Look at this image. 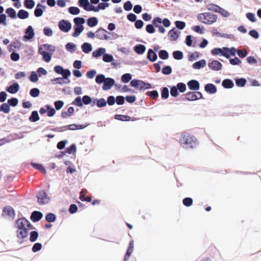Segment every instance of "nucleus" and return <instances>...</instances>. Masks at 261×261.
<instances>
[{"label":"nucleus","mask_w":261,"mask_h":261,"mask_svg":"<svg viewBox=\"0 0 261 261\" xmlns=\"http://www.w3.org/2000/svg\"><path fill=\"white\" fill-rule=\"evenodd\" d=\"M55 51V46L48 43L41 44L38 48V54L42 56V60L47 63L50 62Z\"/></svg>","instance_id":"1"},{"label":"nucleus","mask_w":261,"mask_h":261,"mask_svg":"<svg viewBox=\"0 0 261 261\" xmlns=\"http://www.w3.org/2000/svg\"><path fill=\"white\" fill-rule=\"evenodd\" d=\"M179 141L181 146L186 148L193 149L199 144L198 140L194 135L186 132L181 135Z\"/></svg>","instance_id":"2"},{"label":"nucleus","mask_w":261,"mask_h":261,"mask_svg":"<svg viewBox=\"0 0 261 261\" xmlns=\"http://www.w3.org/2000/svg\"><path fill=\"white\" fill-rule=\"evenodd\" d=\"M20 220L18 218L15 220L14 227L17 229L16 231L17 238L19 239L17 240V243L21 244L24 242L23 240L28 237L29 232L25 228L22 222H20Z\"/></svg>","instance_id":"3"},{"label":"nucleus","mask_w":261,"mask_h":261,"mask_svg":"<svg viewBox=\"0 0 261 261\" xmlns=\"http://www.w3.org/2000/svg\"><path fill=\"white\" fill-rule=\"evenodd\" d=\"M129 86L134 88L136 90L141 91H145L155 87V85L151 84L148 82L138 79H133L129 83Z\"/></svg>","instance_id":"4"},{"label":"nucleus","mask_w":261,"mask_h":261,"mask_svg":"<svg viewBox=\"0 0 261 261\" xmlns=\"http://www.w3.org/2000/svg\"><path fill=\"white\" fill-rule=\"evenodd\" d=\"M197 20L206 25H211L217 21V15L211 12H203L199 13L197 16Z\"/></svg>","instance_id":"5"},{"label":"nucleus","mask_w":261,"mask_h":261,"mask_svg":"<svg viewBox=\"0 0 261 261\" xmlns=\"http://www.w3.org/2000/svg\"><path fill=\"white\" fill-rule=\"evenodd\" d=\"M15 211L12 206L7 205L3 208L2 216L4 218L10 221H13L15 217Z\"/></svg>","instance_id":"6"},{"label":"nucleus","mask_w":261,"mask_h":261,"mask_svg":"<svg viewBox=\"0 0 261 261\" xmlns=\"http://www.w3.org/2000/svg\"><path fill=\"white\" fill-rule=\"evenodd\" d=\"M153 48H149L146 55V59L151 62H154L158 60L157 52L160 50V46L158 44H154Z\"/></svg>","instance_id":"7"},{"label":"nucleus","mask_w":261,"mask_h":261,"mask_svg":"<svg viewBox=\"0 0 261 261\" xmlns=\"http://www.w3.org/2000/svg\"><path fill=\"white\" fill-rule=\"evenodd\" d=\"M37 202L40 205L46 204L50 201V198L45 190H40L36 196Z\"/></svg>","instance_id":"8"},{"label":"nucleus","mask_w":261,"mask_h":261,"mask_svg":"<svg viewBox=\"0 0 261 261\" xmlns=\"http://www.w3.org/2000/svg\"><path fill=\"white\" fill-rule=\"evenodd\" d=\"M89 95H85L82 97L80 96H77L72 101L71 105L82 108L84 105H89Z\"/></svg>","instance_id":"9"},{"label":"nucleus","mask_w":261,"mask_h":261,"mask_svg":"<svg viewBox=\"0 0 261 261\" xmlns=\"http://www.w3.org/2000/svg\"><path fill=\"white\" fill-rule=\"evenodd\" d=\"M89 103L92 107L96 106L98 108H102L107 106L106 99L103 97L97 98V97L90 96H89Z\"/></svg>","instance_id":"10"},{"label":"nucleus","mask_w":261,"mask_h":261,"mask_svg":"<svg viewBox=\"0 0 261 261\" xmlns=\"http://www.w3.org/2000/svg\"><path fill=\"white\" fill-rule=\"evenodd\" d=\"M25 34L22 36V40L24 42L32 41L35 38V32L33 27L29 25L25 30Z\"/></svg>","instance_id":"11"},{"label":"nucleus","mask_w":261,"mask_h":261,"mask_svg":"<svg viewBox=\"0 0 261 261\" xmlns=\"http://www.w3.org/2000/svg\"><path fill=\"white\" fill-rule=\"evenodd\" d=\"M59 30L64 33L69 32L72 28V23L67 19H61L58 24Z\"/></svg>","instance_id":"12"},{"label":"nucleus","mask_w":261,"mask_h":261,"mask_svg":"<svg viewBox=\"0 0 261 261\" xmlns=\"http://www.w3.org/2000/svg\"><path fill=\"white\" fill-rule=\"evenodd\" d=\"M110 32L106 29L100 27L96 30L97 38L100 40H109L111 39V36H108Z\"/></svg>","instance_id":"13"},{"label":"nucleus","mask_w":261,"mask_h":261,"mask_svg":"<svg viewBox=\"0 0 261 261\" xmlns=\"http://www.w3.org/2000/svg\"><path fill=\"white\" fill-rule=\"evenodd\" d=\"M12 85L8 86L5 88V91L11 94H15L20 89V86L17 82L13 80L11 82Z\"/></svg>","instance_id":"14"},{"label":"nucleus","mask_w":261,"mask_h":261,"mask_svg":"<svg viewBox=\"0 0 261 261\" xmlns=\"http://www.w3.org/2000/svg\"><path fill=\"white\" fill-rule=\"evenodd\" d=\"M208 67L213 71H219L222 69V63L217 60H211L207 64Z\"/></svg>","instance_id":"15"},{"label":"nucleus","mask_w":261,"mask_h":261,"mask_svg":"<svg viewBox=\"0 0 261 261\" xmlns=\"http://www.w3.org/2000/svg\"><path fill=\"white\" fill-rule=\"evenodd\" d=\"M115 84V80L110 77H106V80H105V82H103L102 89L103 91H108L112 89V88Z\"/></svg>","instance_id":"16"},{"label":"nucleus","mask_w":261,"mask_h":261,"mask_svg":"<svg viewBox=\"0 0 261 261\" xmlns=\"http://www.w3.org/2000/svg\"><path fill=\"white\" fill-rule=\"evenodd\" d=\"M46 6L41 3H37L34 11V15L36 17H40L45 11Z\"/></svg>","instance_id":"17"},{"label":"nucleus","mask_w":261,"mask_h":261,"mask_svg":"<svg viewBox=\"0 0 261 261\" xmlns=\"http://www.w3.org/2000/svg\"><path fill=\"white\" fill-rule=\"evenodd\" d=\"M187 85L190 91H197L200 88L199 82L195 79H192L189 81L187 83Z\"/></svg>","instance_id":"18"},{"label":"nucleus","mask_w":261,"mask_h":261,"mask_svg":"<svg viewBox=\"0 0 261 261\" xmlns=\"http://www.w3.org/2000/svg\"><path fill=\"white\" fill-rule=\"evenodd\" d=\"M134 242L133 240H131L128 243V246L127 247L126 250L124 254L123 261H127L129 257H130L133 250L134 247Z\"/></svg>","instance_id":"19"},{"label":"nucleus","mask_w":261,"mask_h":261,"mask_svg":"<svg viewBox=\"0 0 261 261\" xmlns=\"http://www.w3.org/2000/svg\"><path fill=\"white\" fill-rule=\"evenodd\" d=\"M43 213L39 211H33L30 217V220L34 223H37L40 221L43 218Z\"/></svg>","instance_id":"20"},{"label":"nucleus","mask_w":261,"mask_h":261,"mask_svg":"<svg viewBox=\"0 0 261 261\" xmlns=\"http://www.w3.org/2000/svg\"><path fill=\"white\" fill-rule=\"evenodd\" d=\"M180 32L173 27L169 30L168 33V36L170 41H176L179 37Z\"/></svg>","instance_id":"21"},{"label":"nucleus","mask_w":261,"mask_h":261,"mask_svg":"<svg viewBox=\"0 0 261 261\" xmlns=\"http://www.w3.org/2000/svg\"><path fill=\"white\" fill-rule=\"evenodd\" d=\"M114 119L122 122H128L135 121L136 118L134 117H131L127 115L115 114Z\"/></svg>","instance_id":"22"},{"label":"nucleus","mask_w":261,"mask_h":261,"mask_svg":"<svg viewBox=\"0 0 261 261\" xmlns=\"http://www.w3.org/2000/svg\"><path fill=\"white\" fill-rule=\"evenodd\" d=\"M212 56H219L225 58V46L220 47H214L211 51Z\"/></svg>","instance_id":"23"},{"label":"nucleus","mask_w":261,"mask_h":261,"mask_svg":"<svg viewBox=\"0 0 261 261\" xmlns=\"http://www.w3.org/2000/svg\"><path fill=\"white\" fill-rule=\"evenodd\" d=\"M204 91L209 94H214L217 92V88L215 85L212 83H208L204 85Z\"/></svg>","instance_id":"24"},{"label":"nucleus","mask_w":261,"mask_h":261,"mask_svg":"<svg viewBox=\"0 0 261 261\" xmlns=\"http://www.w3.org/2000/svg\"><path fill=\"white\" fill-rule=\"evenodd\" d=\"M30 165L33 168L41 172L44 175H46V170L45 169V167L43 166V165L42 164L39 163H36L33 161H31L30 162Z\"/></svg>","instance_id":"25"},{"label":"nucleus","mask_w":261,"mask_h":261,"mask_svg":"<svg viewBox=\"0 0 261 261\" xmlns=\"http://www.w3.org/2000/svg\"><path fill=\"white\" fill-rule=\"evenodd\" d=\"M106 51V49L102 47H100L94 50L92 53V57L95 59H99L102 57Z\"/></svg>","instance_id":"26"},{"label":"nucleus","mask_w":261,"mask_h":261,"mask_svg":"<svg viewBox=\"0 0 261 261\" xmlns=\"http://www.w3.org/2000/svg\"><path fill=\"white\" fill-rule=\"evenodd\" d=\"M18 219L21 220L20 222H22L25 228L28 232H29L30 230H35V229H36L25 217L22 216L21 218Z\"/></svg>","instance_id":"27"},{"label":"nucleus","mask_w":261,"mask_h":261,"mask_svg":"<svg viewBox=\"0 0 261 261\" xmlns=\"http://www.w3.org/2000/svg\"><path fill=\"white\" fill-rule=\"evenodd\" d=\"M237 49L233 46L230 47L225 46V58L229 59L231 57L235 56L237 54Z\"/></svg>","instance_id":"28"},{"label":"nucleus","mask_w":261,"mask_h":261,"mask_svg":"<svg viewBox=\"0 0 261 261\" xmlns=\"http://www.w3.org/2000/svg\"><path fill=\"white\" fill-rule=\"evenodd\" d=\"M133 49L137 54L142 55L145 52L146 47L144 44H137L134 46Z\"/></svg>","instance_id":"29"},{"label":"nucleus","mask_w":261,"mask_h":261,"mask_svg":"<svg viewBox=\"0 0 261 261\" xmlns=\"http://www.w3.org/2000/svg\"><path fill=\"white\" fill-rule=\"evenodd\" d=\"M206 65V60L204 59H202L194 63L192 65V67L194 69H200L205 67Z\"/></svg>","instance_id":"30"},{"label":"nucleus","mask_w":261,"mask_h":261,"mask_svg":"<svg viewBox=\"0 0 261 261\" xmlns=\"http://www.w3.org/2000/svg\"><path fill=\"white\" fill-rule=\"evenodd\" d=\"M222 86L223 88L226 89H230L232 88L234 86L233 81L230 79H225L222 82Z\"/></svg>","instance_id":"31"},{"label":"nucleus","mask_w":261,"mask_h":261,"mask_svg":"<svg viewBox=\"0 0 261 261\" xmlns=\"http://www.w3.org/2000/svg\"><path fill=\"white\" fill-rule=\"evenodd\" d=\"M5 13L6 14H7V16L12 19H16L17 18L18 13L16 12V10L12 7L7 8L5 10Z\"/></svg>","instance_id":"32"},{"label":"nucleus","mask_w":261,"mask_h":261,"mask_svg":"<svg viewBox=\"0 0 261 261\" xmlns=\"http://www.w3.org/2000/svg\"><path fill=\"white\" fill-rule=\"evenodd\" d=\"M201 56L202 54L197 51H195L194 52L190 51L188 54V59L189 61L193 62L199 59Z\"/></svg>","instance_id":"33"},{"label":"nucleus","mask_w":261,"mask_h":261,"mask_svg":"<svg viewBox=\"0 0 261 261\" xmlns=\"http://www.w3.org/2000/svg\"><path fill=\"white\" fill-rule=\"evenodd\" d=\"M81 49L83 53L88 54L92 51L93 47L90 43L85 42L81 45Z\"/></svg>","instance_id":"34"},{"label":"nucleus","mask_w":261,"mask_h":261,"mask_svg":"<svg viewBox=\"0 0 261 261\" xmlns=\"http://www.w3.org/2000/svg\"><path fill=\"white\" fill-rule=\"evenodd\" d=\"M234 80L238 87H244L247 84V80L245 77H236L234 78Z\"/></svg>","instance_id":"35"},{"label":"nucleus","mask_w":261,"mask_h":261,"mask_svg":"<svg viewBox=\"0 0 261 261\" xmlns=\"http://www.w3.org/2000/svg\"><path fill=\"white\" fill-rule=\"evenodd\" d=\"M193 40H196V37L192 35H188L186 37L185 43L189 47H195L196 44L195 43L193 44Z\"/></svg>","instance_id":"36"},{"label":"nucleus","mask_w":261,"mask_h":261,"mask_svg":"<svg viewBox=\"0 0 261 261\" xmlns=\"http://www.w3.org/2000/svg\"><path fill=\"white\" fill-rule=\"evenodd\" d=\"M57 219V215L53 213L48 212L46 213L45 215V221L49 223H54L55 222Z\"/></svg>","instance_id":"37"},{"label":"nucleus","mask_w":261,"mask_h":261,"mask_svg":"<svg viewBox=\"0 0 261 261\" xmlns=\"http://www.w3.org/2000/svg\"><path fill=\"white\" fill-rule=\"evenodd\" d=\"M77 5L81 8H83L85 11H88V10H91L90 7L91 6L89 0H78Z\"/></svg>","instance_id":"38"},{"label":"nucleus","mask_w":261,"mask_h":261,"mask_svg":"<svg viewBox=\"0 0 261 261\" xmlns=\"http://www.w3.org/2000/svg\"><path fill=\"white\" fill-rule=\"evenodd\" d=\"M29 120L31 122H36L39 121L40 120V116L38 111L34 110L32 111L29 117Z\"/></svg>","instance_id":"39"},{"label":"nucleus","mask_w":261,"mask_h":261,"mask_svg":"<svg viewBox=\"0 0 261 261\" xmlns=\"http://www.w3.org/2000/svg\"><path fill=\"white\" fill-rule=\"evenodd\" d=\"M29 241L31 243L35 242L39 238V232L37 229H35V230L31 231L29 234Z\"/></svg>","instance_id":"40"},{"label":"nucleus","mask_w":261,"mask_h":261,"mask_svg":"<svg viewBox=\"0 0 261 261\" xmlns=\"http://www.w3.org/2000/svg\"><path fill=\"white\" fill-rule=\"evenodd\" d=\"M98 23V19L96 17L91 16L90 17L87 21V24L90 28H93L97 25Z\"/></svg>","instance_id":"41"},{"label":"nucleus","mask_w":261,"mask_h":261,"mask_svg":"<svg viewBox=\"0 0 261 261\" xmlns=\"http://www.w3.org/2000/svg\"><path fill=\"white\" fill-rule=\"evenodd\" d=\"M65 150L68 154L75 155L77 150L76 145L75 143H73L69 146L66 147Z\"/></svg>","instance_id":"42"},{"label":"nucleus","mask_w":261,"mask_h":261,"mask_svg":"<svg viewBox=\"0 0 261 261\" xmlns=\"http://www.w3.org/2000/svg\"><path fill=\"white\" fill-rule=\"evenodd\" d=\"M74 25L84 28V24L85 23V19L82 17H76L73 19Z\"/></svg>","instance_id":"43"},{"label":"nucleus","mask_w":261,"mask_h":261,"mask_svg":"<svg viewBox=\"0 0 261 261\" xmlns=\"http://www.w3.org/2000/svg\"><path fill=\"white\" fill-rule=\"evenodd\" d=\"M90 125V123L89 122H86L84 124L73 123L72 124V130L83 129Z\"/></svg>","instance_id":"44"},{"label":"nucleus","mask_w":261,"mask_h":261,"mask_svg":"<svg viewBox=\"0 0 261 261\" xmlns=\"http://www.w3.org/2000/svg\"><path fill=\"white\" fill-rule=\"evenodd\" d=\"M17 17L20 19H25L29 17V12L24 9H20L18 11Z\"/></svg>","instance_id":"45"},{"label":"nucleus","mask_w":261,"mask_h":261,"mask_svg":"<svg viewBox=\"0 0 261 261\" xmlns=\"http://www.w3.org/2000/svg\"><path fill=\"white\" fill-rule=\"evenodd\" d=\"M65 47L66 50L71 54L74 53L77 49L76 45L73 42H67Z\"/></svg>","instance_id":"46"},{"label":"nucleus","mask_w":261,"mask_h":261,"mask_svg":"<svg viewBox=\"0 0 261 261\" xmlns=\"http://www.w3.org/2000/svg\"><path fill=\"white\" fill-rule=\"evenodd\" d=\"M161 99L165 100L169 97V91L167 87H163L160 89Z\"/></svg>","instance_id":"47"},{"label":"nucleus","mask_w":261,"mask_h":261,"mask_svg":"<svg viewBox=\"0 0 261 261\" xmlns=\"http://www.w3.org/2000/svg\"><path fill=\"white\" fill-rule=\"evenodd\" d=\"M191 30L199 34H203L205 33V29L201 25H195L192 27Z\"/></svg>","instance_id":"48"},{"label":"nucleus","mask_w":261,"mask_h":261,"mask_svg":"<svg viewBox=\"0 0 261 261\" xmlns=\"http://www.w3.org/2000/svg\"><path fill=\"white\" fill-rule=\"evenodd\" d=\"M73 31L72 33V36L76 38L79 37L81 34L83 32L84 30V28H82L80 27H76L75 25H73Z\"/></svg>","instance_id":"49"},{"label":"nucleus","mask_w":261,"mask_h":261,"mask_svg":"<svg viewBox=\"0 0 261 261\" xmlns=\"http://www.w3.org/2000/svg\"><path fill=\"white\" fill-rule=\"evenodd\" d=\"M0 105V112H3L5 114H8L11 111V108L8 103L7 102H2Z\"/></svg>","instance_id":"50"},{"label":"nucleus","mask_w":261,"mask_h":261,"mask_svg":"<svg viewBox=\"0 0 261 261\" xmlns=\"http://www.w3.org/2000/svg\"><path fill=\"white\" fill-rule=\"evenodd\" d=\"M39 75L36 71L30 72V75L28 76V79L32 83H36L39 80Z\"/></svg>","instance_id":"51"},{"label":"nucleus","mask_w":261,"mask_h":261,"mask_svg":"<svg viewBox=\"0 0 261 261\" xmlns=\"http://www.w3.org/2000/svg\"><path fill=\"white\" fill-rule=\"evenodd\" d=\"M133 77V75L129 73H125L123 74L121 77V82L123 83L127 84L130 82Z\"/></svg>","instance_id":"52"},{"label":"nucleus","mask_w":261,"mask_h":261,"mask_svg":"<svg viewBox=\"0 0 261 261\" xmlns=\"http://www.w3.org/2000/svg\"><path fill=\"white\" fill-rule=\"evenodd\" d=\"M158 55L159 58L163 60H167L169 57V54L166 49H160L159 51Z\"/></svg>","instance_id":"53"},{"label":"nucleus","mask_w":261,"mask_h":261,"mask_svg":"<svg viewBox=\"0 0 261 261\" xmlns=\"http://www.w3.org/2000/svg\"><path fill=\"white\" fill-rule=\"evenodd\" d=\"M220 7V6L214 3H210L207 4L206 6V9L208 11L214 12L217 13L218 12Z\"/></svg>","instance_id":"54"},{"label":"nucleus","mask_w":261,"mask_h":261,"mask_svg":"<svg viewBox=\"0 0 261 261\" xmlns=\"http://www.w3.org/2000/svg\"><path fill=\"white\" fill-rule=\"evenodd\" d=\"M170 89V93L172 97L176 98L178 96L180 92L178 91L174 85L168 86Z\"/></svg>","instance_id":"55"},{"label":"nucleus","mask_w":261,"mask_h":261,"mask_svg":"<svg viewBox=\"0 0 261 261\" xmlns=\"http://www.w3.org/2000/svg\"><path fill=\"white\" fill-rule=\"evenodd\" d=\"M106 77L105 75V74H103L102 73H98V74H96V75L95 76V83L97 84L100 85L101 84H103V82H105V80H106Z\"/></svg>","instance_id":"56"},{"label":"nucleus","mask_w":261,"mask_h":261,"mask_svg":"<svg viewBox=\"0 0 261 261\" xmlns=\"http://www.w3.org/2000/svg\"><path fill=\"white\" fill-rule=\"evenodd\" d=\"M45 108H47V116L49 117L54 116L56 113V110L54 108L50 105L46 104Z\"/></svg>","instance_id":"57"},{"label":"nucleus","mask_w":261,"mask_h":261,"mask_svg":"<svg viewBox=\"0 0 261 261\" xmlns=\"http://www.w3.org/2000/svg\"><path fill=\"white\" fill-rule=\"evenodd\" d=\"M180 93H183L187 90V85L183 82H179L174 85Z\"/></svg>","instance_id":"58"},{"label":"nucleus","mask_w":261,"mask_h":261,"mask_svg":"<svg viewBox=\"0 0 261 261\" xmlns=\"http://www.w3.org/2000/svg\"><path fill=\"white\" fill-rule=\"evenodd\" d=\"M172 56L176 60H180L184 58V54L181 50H174L172 52Z\"/></svg>","instance_id":"59"},{"label":"nucleus","mask_w":261,"mask_h":261,"mask_svg":"<svg viewBox=\"0 0 261 261\" xmlns=\"http://www.w3.org/2000/svg\"><path fill=\"white\" fill-rule=\"evenodd\" d=\"M233 58H229L228 59L229 61V63L233 66H238L240 65L242 63L241 60L238 57L233 56Z\"/></svg>","instance_id":"60"},{"label":"nucleus","mask_w":261,"mask_h":261,"mask_svg":"<svg viewBox=\"0 0 261 261\" xmlns=\"http://www.w3.org/2000/svg\"><path fill=\"white\" fill-rule=\"evenodd\" d=\"M174 24L175 25V27L173 28L178 30V31L184 29L186 25V22L184 21L181 20L175 21L174 22Z\"/></svg>","instance_id":"61"},{"label":"nucleus","mask_w":261,"mask_h":261,"mask_svg":"<svg viewBox=\"0 0 261 261\" xmlns=\"http://www.w3.org/2000/svg\"><path fill=\"white\" fill-rule=\"evenodd\" d=\"M161 72L164 75H169L172 73V68L170 65H165L162 67Z\"/></svg>","instance_id":"62"},{"label":"nucleus","mask_w":261,"mask_h":261,"mask_svg":"<svg viewBox=\"0 0 261 261\" xmlns=\"http://www.w3.org/2000/svg\"><path fill=\"white\" fill-rule=\"evenodd\" d=\"M23 6L28 9H32L35 6V2L34 0H24Z\"/></svg>","instance_id":"63"},{"label":"nucleus","mask_w":261,"mask_h":261,"mask_svg":"<svg viewBox=\"0 0 261 261\" xmlns=\"http://www.w3.org/2000/svg\"><path fill=\"white\" fill-rule=\"evenodd\" d=\"M7 103L9 105L10 107H16L19 102V100L16 97H11L7 100Z\"/></svg>","instance_id":"64"}]
</instances>
